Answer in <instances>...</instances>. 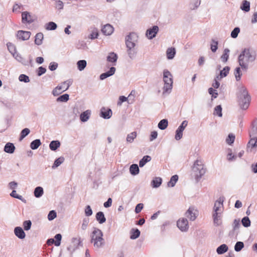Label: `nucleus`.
<instances>
[{
    "label": "nucleus",
    "instance_id": "obj_63",
    "mask_svg": "<svg viewBox=\"0 0 257 257\" xmlns=\"http://www.w3.org/2000/svg\"><path fill=\"white\" fill-rule=\"evenodd\" d=\"M32 223L30 220H26L23 222L24 228L25 230H29L31 227Z\"/></svg>",
    "mask_w": 257,
    "mask_h": 257
},
{
    "label": "nucleus",
    "instance_id": "obj_46",
    "mask_svg": "<svg viewBox=\"0 0 257 257\" xmlns=\"http://www.w3.org/2000/svg\"><path fill=\"white\" fill-rule=\"evenodd\" d=\"M69 99V95L68 94H64L58 97L56 101L59 102H67Z\"/></svg>",
    "mask_w": 257,
    "mask_h": 257
},
{
    "label": "nucleus",
    "instance_id": "obj_5",
    "mask_svg": "<svg viewBox=\"0 0 257 257\" xmlns=\"http://www.w3.org/2000/svg\"><path fill=\"white\" fill-rule=\"evenodd\" d=\"M192 171L197 178H201L205 173V169L204 168V165L200 159H197L194 162L192 167Z\"/></svg>",
    "mask_w": 257,
    "mask_h": 257
},
{
    "label": "nucleus",
    "instance_id": "obj_59",
    "mask_svg": "<svg viewBox=\"0 0 257 257\" xmlns=\"http://www.w3.org/2000/svg\"><path fill=\"white\" fill-rule=\"evenodd\" d=\"M210 46L211 51L213 52H215L218 48V42L215 40H212Z\"/></svg>",
    "mask_w": 257,
    "mask_h": 257
},
{
    "label": "nucleus",
    "instance_id": "obj_28",
    "mask_svg": "<svg viewBox=\"0 0 257 257\" xmlns=\"http://www.w3.org/2000/svg\"><path fill=\"white\" fill-rule=\"evenodd\" d=\"M44 194V190L42 187L38 186L35 188L34 191V195L36 198H40Z\"/></svg>",
    "mask_w": 257,
    "mask_h": 257
},
{
    "label": "nucleus",
    "instance_id": "obj_58",
    "mask_svg": "<svg viewBox=\"0 0 257 257\" xmlns=\"http://www.w3.org/2000/svg\"><path fill=\"white\" fill-rule=\"evenodd\" d=\"M54 238L56 239L55 240V245L56 246H59L61 244V240L62 239V235L61 234H57L55 235Z\"/></svg>",
    "mask_w": 257,
    "mask_h": 257
},
{
    "label": "nucleus",
    "instance_id": "obj_2",
    "mask_svg": "<svg viewBox=\"0 0 257 257\" xmlns=\"http://www.w3.org/2000/svg\"><path fill=\"white\" fill-rule=\"evenodd\" d=\"M238 96L240 107L243 109H247L249 104L250 96L244 86L239 85L238 87Z\"/></svg>",
    "mask_w": 257,
    "mask_h": 257
},
{
    "label": "nucleus",
    "instance_id": "obj_14",
    "mask_svg": "<svg viewBox=\"0 0 257 257\" xmlns=\"http://www.w3.org/2000/svg\"><path fill=\"white\" fill-rule=\"evenodd\" d=\"M159 28L157 26H153L152 28L147 30L146 33V37L150 40L155 38L158 32Z\"/></svg>",
    "mask_w": 257,
    "mask_h": 257
},
{
    "label": "nucleus",
    "instance_id": "obj_62",
    "mask_svg": "<svg viewBox=\"0 0 257 257\" xmlns=\"http://www.w3.org/2000/svg\"><path fill=\"white\" fill-rule=\"evenodd\" d=\"M240 220L239 219H235L234 220L233 222L232 223V227L233 229L235 230L238 229L240 227Z\"/></svg>",
    "mask_w": 257,
    "mask_h": 257
},
{
    "label": "nucleus",
    "instance_id": "obj_44",
    "mask_svg": "<svg viewBox=\"0 0 257 257\" xmlns=\"http://www.w3.org/2000/svg\"><path fill=\"white\" fill-rule=\"evenodd\" d=\"M140 235V231L138 229H132L131 231L130 238L132 239H135L139 237Z\"/></svg>",
    "mask_w": 257,
    "mask_h": 257
},
{
    "label": "nucleus",
    "instance_id": "obj_43",
    "mask_svg": "<svg viewBox=\"0 0 257 257\" xmlns=\"http://www.w3.org/2000/svg\"><path fill=\"white\" fill-rule=\"evenodd\" d=\"M229 50L227 48H226L224 50L223 54L221 57V60L223 62L225 63L227 61L229 57Z\"/></svg>",
    "mask_w": 257,
    "mask_h": 257
},
{
    "label": "nucleus",
    "instance_id": "obj_41",
    "mask_svg": "<svg viewBox=\"0 0 257 257\" xmlns=\"http://www.w3.org/2000/svg\"><path fill=\"white\" fill-rule=\"evenodd\" d=\"M178 180V176L177 175H175L171 177L170 181L168 183V186L173 187H174L177 181Z\"/></svg>",
    "mask_w": 257,
    "mask_h": 257
},
{
    "label": "nucleus",
    "instance_id": "obj_29",
    "mask_svg": "<svg viewBox=\"0 0 257 257\" xmlns=\"http://www.w3.org/2000/svg\"><path fill=\"white\" fill-rule=\"evenodd\" d=\"M240 9L245 12H249L250 11V3L246 0L243 1Z\"/></svg>",
    "mask_w": 257,
    "mask_h": 257
},
{
    "label": "nucleus",
    "instance_id": "obj_45",
    "mask_svg": "<svg viewBox=\"0 0 257 257\" xmlns=\"http://www.w3.org/2000/svg\"><path fill=\"white\" fill-rule=\"evenodd\" d=\"M64 161V158L63 157H60L59 158L55 160L54 161V164L53 165L52 168L53 169H55L58 166H59L61 164H62Z\"/></svg>",
    "mask_w": 257,
    "mask_h": 257
},
{
    "label": "nucleus",
    "instance_id": "obj_34",
    "mask_svg": "<svg viewBox=\"0 0 257 257\" xmlns=\"http://www.w3.org/2000/svg\"><path fill=\"white\" fill-rule=\"evenodd\" d=\"M44 36L43 33H39L36 34L35 36V43L37 45H40L42 44Z\"/></svg>",
    "mask_w": 257,
    "mask_h": 257
},
{
    "label": "nucleus",
    "instance_id": "obj_39",
    "mask_svg": "<svg viewBox=\"0 0 257 257\" xmlns=\"http://www.w3.org/2000/svg\"><path fill=\"white\" fill-rule=\"evenodd\" d=\"M168 125V121L166 119H162L158 123V127L161 130H164L166 129Z\"/></svg>",
    "mask_w": 257,
    "mask_h": 257
},
{
    "label": "nucleus",
    "instance_id": "obj_27",
    "mask_svg": "<svg viewBox=\"0 0 257 257\" xmlns=\"http://www.w3.org/2000/svg\"><path fill=\"white\" fill-rule=\"evenodd\" d=\"M228 249L227 245L225 244H222L217 248L216 252L218 254H222L227 252Z\"/></svg>",
    "mask_w": 257,
    "mask_h": 257
},
{
    "label": "nucleus",
    "instance_id": "obj_48",
    "mask_svg": "<svg viewBox=\"0 0 257 257\" xmlns=\"http://www.w3.org/2000/svg\"><path fill=\"white\" fill-rule=\"evenodd\" d=\"M8 50L12 55L17 52L16 48L14 44L9 42L7 44Z\"/></svg>",
    "mask_w": 257,
    "mask_h": 257
},
{
    "label": "nucleus",
    "instance_id": "obj_37",
    "mask_svg": "<svg viewBox=\"0 0 257 257\" xmlns=\"http://www.w3.org/2000/svg\"><path fill=\"white\" fill-rule=\"evenodd\" d=\"M41 145V141L39 139H36L32 141L30 144V148L32 150L37 149Z\"/></svg>",
    "mask_w": 257,
    "mask_h": 257
},
{
    "label": "nucleus",
    "instance_id": "obj_53",
    "mask_svg": "<svg viewBox=\"0 0 257 257\" xmlns=\"http://www.w3.org/2000/svg\"><path fill=\"white\" fill-rule=\"evenodd\" d=\"M183 131L179 129L178 128L176 130L175 132V139L177 141L180 140L183 137Z\"/></svg>",
    "mask_w": 257,
    "mask_h": 257
},
{
    "label": "nucleus",
    "instance_id": "obj_13",
    "mask_svg": "<svg viewBox=\"0 0 257 257\" xmlns=\"http://www.w3.org/2000/svg\"><path fill=\"white\" fill-rule=\"evenodd\" d=\"M31 33L29 31L19 30L17 32L16 37L17 39L22 41H26L29 39Z\"/></svg>",
    "mask_w": 257,
    "mask_h": 257
},
{
    "label": "nucleus",
    "instance_id": "obj_10",
    "mask_svg": "<svg viewBox=\"0 0 257 257\" xmlns=\"http://www.w3.org/2000/svg\"><path fill=\"white\" fill-rule=\"evenodd\" d=\"M186 216L191 221H194L198 215V211L194 207H190L185 213Z\"/></svg>",
    "mask_w": 257,
    "mask_h": 257
},
{
    "label": "nucleus",
    "instance_id": "obj_60",
    "mask_svg": "<svg viewBox=\"0 0 257 257\" xmlns=\"http://www.w3.org/2000/svg\"><path fill=\"white\" fill-rule=\"evenodd\" d=\"M240 32V29L238 27L235 28L231 32V37L232 38H236L239 33Z\"/></svg>",
    "mask_w": 257,
    "mask_h": 257
},
{
    "label": "nucleus",
    "instance_id": "obj_31",
    "mask_svg": "<svg viewBox=\"0 0 257 257\" xmlns=\"http://www.w3.org/2000/svg\"><path fill=\"white\" fill-rule=\"evenodd\" d=\"M76 65H77V69L80 71H83L85 68V67H86V65H87V62L86 60H79L77 63H76Z\"/></svg>",
    "mask_w": 257,
    "mask_h": 257
},
{
    "label": "nucleus",
    "instance_id": "obj_21",
    "mask_svg": "<svg viewBox=\"0 0 257 257\" xmlns=\"http://www.w3.org/2000/svg\"><path fill=\"white\" fill-rule=\"evenodd\" d=\"M15 147L13 143H7L4 147V151L7 153L13 154L15 152Z\"/></svg>",
    "mask_w": 257,
    "mask_h": 257
},
{
    "label": "nucleus",
    "instance_id": "obj_38",
    "mask_svg": "<svg viewBox=\"0 0 257 257\" xmlns=\"http://www.w3.org/2000/svg\"><path fill=\"white\" fill-rule=\"evenodd\" d=\"M200 0H191L189 4V7L191 10H194L197 8L200 5Z\"/></svg>",
    "mask_w": 257,
    "mask_h": 257
},
{
    "label": "nucleus",
    "instance_id": "obj_61",
    "mask_svg": "<svg viewBox=\"0 0 257 257\" xmlns=\"http://www.w3.org/2000/svg\"><path fill=\"white\" fill-rule=\"evenodd\" d=\"M19 80L21 82H24L26 83L30 81L29 77L25 74H21L19 77Z\"/></svg>",
    "mask_w": 257,
    "mask_h": 257
},
{
    "label": "nucleus",
    "instance_id": "obj_26",
    "mask_svg": "<svg viewBox=\"0 0 257 257\" xmlns=\"http://www.w3.org/2000/svg\"><path fill=\"white\" fill-rule=\"evenodd\" d=\"M96 219L100 224H102L106 221V218L104 213L101 211H99L96 213Z\"/></svg>",
    "mask_w": 257,
    "mask_h": 257
},
{
    "label": "nucleus",
    "instance_id": "obj_51",
    "mask_svg": "<svg viewBox=\"0 0 257 257\" xmlns=\"http://www.w3.org/2000/svg\"><path fill=\"white\" fill-rule=\"evenodd\" d=\"M30 133V131L28 128H25L23 129L21 133V136L20 138V140H22L24 138H25L27 135H28Z\"/></svg>",
    "mask_w": 257,
    "mask_h": 257
},
{
    "label": "nucleus",
    "instance_id": "obj_9",
    "mask_svg": "<svg viewBox=\"0 0 257 257\" xmlns=\"http://www.w3.org/2000/svg\"><path fill=\"white\" fill-rule=\"evenodd\" d=\"M36 20L35 15L28 12H24L22 13V22L23 24H30Z\"/></svg>",
    "mask_w": 257,
    "mask_h": 257
},
{
    "label": "nucleus",
    "instance_id": "obj_7",
    "mask_svg": "<svg viewBox=\"0 0 257 257\" xmlns=\"http://www.w3.org/2000/svg\"><path fill=\"white\" fill-rule=\"evenodd\" d=\"M225 197L220 196L214 202L212 214H222L224 211L223 202Z\"/></svg>",
    "mask_w": 257,
    "mask_h": 257
},
{
    "label": "nucleus",
    "instance_id": "obj_22",
    "mask_svg": "<svg viewBox=\"0 0 257 257\" xmlns=\"http://www.w3.org/2000/svg\"><path fill=\"white\" fill-rule=\"evenodd\" d=\"M230 68L228 66H225L223 69L220 71L219 74L217 76V79H221L226 77L229 73Z\"/></svg>",
    "mask_w": 257,
    "mask_h": 257
},
{
    "label": "nucleus",
    "instance_id": "obj_15",
    "mask_svg": "<svg viewBox=\"0 0 257 257\" xmlns=\"http://www.w3.org/2000/svg\"><path fill=\"white\" fill-rule=\"evenodd\" d=\"M112 113L110 109L102 107L100 109V116L104 119H109L112 116Z\"/></svg>",
    "mask_w": 257,
    "mask_h": 257
},
{
    "label": "nucleus",
    "instance_id": "obj_23",
    "mask_svg": "<svg viewBox=\"0 0 257 257\" xmlns=\"http://www.w3.org/2000/svg\"><path fill=\"white\" fill-rule=\"evenodd\" d=\"M162 183V179L161 177H157L153 179L151 181V185L153 188H158L159 187Z\"/></svg>",
    "mask_w": 257,
    "mask_h": 257
},
{
    "label": "nucleus",
    "instance_id": "obj_56",
    "mask_svg": "<svg viewBox=\"0 0 257 257\" xmlns=\"http://www.w3.org/2000/svg\"><path fill=\"white\" fill-rule=\"evenodd\" d=\"M89 222V220L88 218H84L83 219L81 225V228L82 230H85L88 226V225Z\"/></svg>",
    "mask_w": 257,
    "mask_h": 257
},
{
    "label": "nucleus",
    "instance_id": "obj_57",
    "mask_svg": "<svg viewBox=\"0 0 257 257\" xmlns=\"http://www.w3.org/2000/svg\"><path fill=\"white\" fill-rule=\"evenodd\" d=\"M236 159V156L234 155L231 149L228 150V152L227 155V160L229 161H234Z\"/></svg>",
    "mask_w": 257,
    "mask_h": 257
},
{
    "label": "nucleus",
    "instance_id": "obj_3",
    "mask_svg": "<svg viewBox=\"0 0 257 257\" xmlns=\"http://www.w3.org/2000/svg\"><path fill=\"white\" fill-rule=\"evenodd\" d=\"M163 94H169L173 88V79L171 73L167 69H164L163 72Z\"/></svg>",
    "mask_w": 257,
    "mask_h": 257
},
{
    "label": "nucleus",
    "instance_id": "obj_36",
    "mask_svg": "<svg viewBox=\"0 0 257 257\" xmlns=\"http://www.w3.org/2000/svg\"><path fill=\"white\" fill-rule=\"evenodd\" d=\"M151 160V158L149 156H145L139 162V166L140 167H144L145 164Z\"/></svg>",
    "mask_w": 257,
    "mask_h": 257
},
{
    "label": "nucleus",
    "instance_id": "obj_20",
    "mask_svg": "<svg viewBox=\"0 0 257 257\" xmlns=\"http://www.w3.org/2000/svg\"><path fill=\"white\" fill-rule=\"evenodd\" d=\"M115 70V68L111 67L108 71L102 73L100 75V79L104 80V79L113 75L114 74Z\"/></svg>",
    "mask_w": 257,
    "mask_h": 257
},
{
    "label": "nucleus",
    "instance_id": "obj_55",
    "mask_svg": "<svg viewBox=\"0 0 257 257\" xmlns=\"http://www.w3.org/2000/svg\"><path fill=\"white\" fill-rule=\"evenodd\" d=\"M235 140V136L232 134L228 135L227 138L226 139V142L228 145H231L233 143Z\"/></svg>",
    "mask_w": 257,
    "mask_h": 257
},
{
    "label": "nucleus",
    "instance_id": "obj_17",
    "mask_svg": "<svg viewBox=\"0 0 257 257\" xmlns=\"http://www.w3.org/2000/svg\"><path fill=\"white\" fill-rule=\"evenodd\" d=\"M91 114V111L90 110L88 109L83 111L80 115V120L83 122L87 121L89 119Z\"/></svg>",
    "mask_w": 257,
    "mask_h": 257
},
{
    "label": "nucleus",
    "instance_id": "obj_11",
    "mask_svg": "<svg viewBox=\"0 0 257 257\" xmlns=\"http://www.w3.org/2000/svg\"><path fill=\"white\" fill-rule=\"evenodd\" d=\"M177 225L181 231L186 232L189 228L188 220L184 217L180 218L177 221Z\"/></svg>",
    "mask_w": 257,
    "mask_h": 257
},
{
    "label": "nucleus",
    "instance_id": "obj_6",
    "mask_svg": "<svg viewBox=\"0 0 257 257\" xmlns=\"http://www.w3.org/2000/svg\"><path fill=\"white\" fill-rule=\"evenodd\" d=\"M72 83V81L70 79L64 81L53 89L52 92V94L54 96H58L63 92L67 90Z\"/></svg>",
    "mask_w": 257,
    "mask_h": 257
},
{
    "label": "nucleus",
    "instance_id": "obj_50",
    "mask_svg": "<svg viewBox=\"0 0 257 257\" xmlns=\"http://www.w3.org/2000/svg\"><path fill=\"white\" fill-rule=\"evenodd\" d=\"M244 247V243L242 241H237L234 246V250L237 251H240Z\"/></svg>",
    "mask_w": 257,
    "mask_h": 257
},
{
    "label": "nucleus",
    "instance_id": "obj_64",
    "mask_svg": "<svg viewBox=\"0 0 257 257\" xmlns=\"http://www.w3.org/2000/svg\"><path fill=\"white\" fill-rule=\"evenodd\" d=\"M92 210L90 206L87 205L85 208V214L86 216H90L92 214Z\"/></svg>",
    "mask_w": 257,
    "mask_h": 257
},
{
    "label": "nucleus",
    "instance_id": "obj_12",
    "mask_svg": "<svg viewBox=\"0 0 257 257\" xmlns=\"http://www.w3.org/2000/svg\"><path fill=\"white\" fill-rule=\"evenodd\" d=\"M250 139L247 145V151L250 152H257V137H250Z\"/></svg>",
    "mask_w": 257,
    "mask_h": 257
},
{
    "label": "nucleus",
    "instance_id": "obj_42",
    "mask_svg": "<svg viewBox=\"0 0 257 257\" xmlns=\"http://www.w3.org/2000/svg\"><path fill=\"white\" fill-rule=\"evenodd\" d=\"M57 27V24L53 22H49L45 26V28L47 30H55Z\"/></svg>",
    "mask_w": 257,
    "mask_h": 257
},
{
    "label": "nucleus",
    "instance_id": "obj_49",
    "mask_svg": "<svg viewBox=\"0 0 257 257\" xmlns=\"http://www.w3.org/2000/svg\"><path fill=\"white\" fill-rule=\"evenodd\" d=\"M127 52L131 59H134L136 54V51L135 48H127Z\"/></svg>",
    "mask_w": 257,
    "mask_h": 257
},
{
    "label": "nucleus",
    "instance_id": "obj_8",
    "mask_svg": "<svg viewBox=\"0 0 257 257\" xmlns=\"http://www.w3.org/2000/svg\"><path fill=\"white\" fill-rule=\"evenodd\" d=\"M138 35L135 33H131L125 38V44L127 48H135L137 41Z\"/></svg>",
    "mask_w": 257,
    "mask_h": 257
},
{
    "label": "nucleus",
    "instance_id": "obj_1",
    "mask_svg": "<svg viewBox=\"0 0 257 257\" xmlns=\"http://www.w3.org/2000/svg\"><path fill=\"white\" fill-rule=\"evenodd\" d=\"M256 56V52L254 50L249 48H244L238 57L239 66L243 69H247L249 64L255 61Z\"/></svg>",
    "mask_w": 257,
    "mask_h": 257
},
{
    "label": "nucleus",
    "instance_id": "obj_32",
    "mask_svg": "<svg viewBox=\"0 0 257 257\" xmlns=\"http://www.w3.org/2000/svg\"><path fill=\"white\" fill-rule=\"evenodd\" d=\"M137 136V133L136 132H133L128 134L126 138V141L128 143H132L134 142V140Z\"/></svg>",
    "mask_w": 257,
    "mask_h": 257
},
{
    "label": "nucleus",
    "instance_id": "obj_16",
    "mask_svg": "<svg viewBox=\"0 0 257 257\" xmlns=\"http://www.w3.org/2000/svg\"><path fill=\"white\" fill-rule=\"evenodd\" d=\"M213 223L215 226H218L222 224V214H212Z\"/></svg>",
    "mask_w": 257,
    "mask_h": 257
},
{
    "label": "nucleus",
    "instance_id": "obj_54",
    "mask_svg": "<svg viewBox=\"0 0 257 257\" xmlns=\"http://www.w3.org/2000/svg\"><path fill=\"white\" fill-rule=\"evenodd\" d=\"M241 223L245 227H249L250 225V221L248 217H244L241 220Z\"/></svg>",
    "mask_w": 257,
    "mask_h": 257
},
{
    "label": "nucleus",
    "instance_id": "obj_30",
    "mask_svg": "<svg viewBox=\"0 0 257 257\" xmlns=\"http://www.w3.org/2000/svg\"><path fill=\"white\" fill-rule=\"evenodd\" d=\"M176 54V50L174 48H169L166 51L167 57L168 59H172Z\"/></svg>",
    "mask_w": 257,
    "mask_h": 257
},
{
    "label": "nucleus",
    "instance_id": "obj_24",
    "mask_svg": "<svg viewBox=\"0 0 257 257\" xmlns=\"http://www.w3.org/2000/svg\"><path fill=\"white\" fill-rule=\"evenodd\" d=\"M249 136L252 137H257V118L252 123V127L249 132Z\"/></svg>",
    "mask_w": 257,
    "mask_h": 257
},
{
    "label": "nucleus",
    "instance_id": "obj_52",
    "mask_svg": "<svg viewBox=\"0 0 257 257\" xmlns=\"http://www.w3.org/2000/svg\"><path fill=\"white\" fill-rule=\"evenodd\" d=\"M214 114L221 117L222 114V107L221 105H219L216 106L214 108Z\"/></svg>",
    "mask_w": 257,
    "mask_h": 257
},
{
    "label": "nucleus",
    "instance_id": "obj_47",
    "mask_svg": "<svg viewBox=\"0 0 257 257\" xmlns=\"http://www.w3.org/2000/svg\"><path fill=\"white\" fill-rule=\"evenodd\" d=\"M234 74L236 81H239L242 75V72L240 67H236L234 70Z\"/></svg>",
    "mask_w": 257,
    "mask_h": 257
},
{
    "label": "nucleus",
    "instance_id": "obj_35",
    "mask_svg": "<svg viewBox=\"0 0 257 257\" xmlns=\"http://www.w3.org/2000/svg\"><path fill=\"white\" fill-rule=\"evenodd\" d=\"M117 59V56L113 52L110 53L107 57V60L109 62L115 63Z\"/></svg>",
    "mask_w": 257,
    "mask_h": 257
},
{
    "label": "nucleus",
    "instance_id": "obj_18",
    "mask_svg": "<svg viewBox=\"0 0 257 257\" xmlns=\"http://www.w3.org/2000/svg\"><path fill=\"white\" fill-rule=\"evenodd\" d=\"M14 233L19 238L23 239L25 238L26 234L21 227H16L14 229Z\"/></svg>",
    "mask_w": 257,
    "mask_h": 257
},
{
    "label": "nucleus",
    "instance_id": "obj_19",
    "mask_svg": "<svg viewBox=\"0 0 257 257\" xmlns=\"http://www.w3.org/2000/svg\"><path fill=\"white\" fill-rule=\"evenodd\" d=\"M113 30V28L109 24L104 25L101 29L102 33L106 36H109L111 35Z\"/></svg>",
    "mask_w": 257,
    "mask_h": 257
},
{
    "label": "nucleus",
    "instance_id": "obj_25",
    "mask_svg": "<svg viewBox=\"0 0 257 257\" xmlns=\"http://www.w3.org/2000/svg\"><path fill=\"white\" fill-rule=\"evenodd\" d=\"M140 169L137 164H133L130 167V172L133 175L135 176L139 173Z\"/></svg>",
    "mask_w": 257,
    "mask_h": 257
},
{
    "label": "nucleus",
    "instance_id": "obj_4",
    "mask_svg": "<svg viewBox=\"0 0 257 257\" xmlns=\"http://www.w3.org/2000/svg\"><path fill=\"white\" fill-rule=\"evenodd\" d=\"M91 242L93 244L95 248L101 247L104 244L103 233L100 229L97 228H94L91 234Z\"/></svg>",
    "mask_w": 257,
    "mask_h": 257
},
{
    "label": "nucleus",
    "instance_id": "obj_40",
    "mask_svg": "<svg viewBox=\"0 0 257 257\" xmlns=\"http://www.w3.org/2000/svg\"><path fill=\"white\" fill-rule=\"evenodd\" d=\"M98 36V31L96 28H92L90 34L88 36V38L91 40L96 39Z\"/></svg>",
    "mask_w": 257,
    "mask_h": 257
},
{
    "label": "nucleus",
    "instance_id": "obj_33",
    "mask_svg": "<svg viewBox=\"0 0 257 257\" xmlns=\"http://www.w3.org/2000/svg\"><path fill=\"white\" fill-rule=\"evenodd\" d=\"M60 142L59 141H53L49 144V148L52 151H56L60 146Z\"/></svg>",
    "mask_w": 257,
    "mask_h": 257
}]
</instances>
